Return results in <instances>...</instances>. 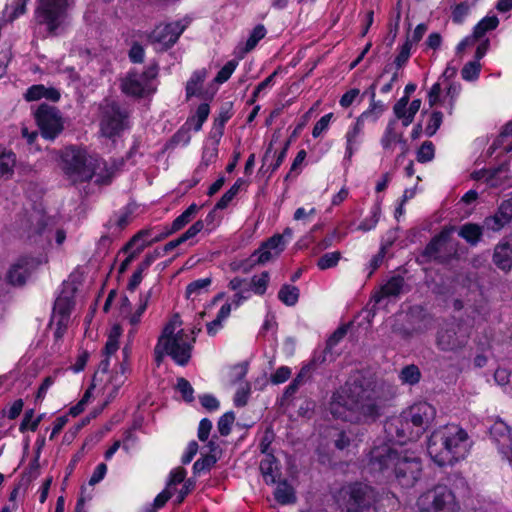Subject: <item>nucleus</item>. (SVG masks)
I'll list each match as a JSON object with an SVG mask.
<instances>
[{
	"instance_id": "6ab92c4d",
	"label": "nucleus",
	"mask_w": 512,
	"mask_h": 512,
	"mask_svg": "<svg viewBox=\"0 0 512 512\" xmlns=\"http://www.w3.org/2000/svg\"><path fill=\"white\" fill-rule=\"evenodd\" d=\"M491 437L499 444V451L512 464V434L509 426L502 420H497L490 427Z\"/></svg>"
},
{
	"instance_id": "4d7b16f0",
	"label": "nucleus",
	"mask_w": 512,
	"mask_h": 512,
	"mask_svg": "<svg viewBox=\"0 0 512 512\" xmlns=\"http://www.w3.org/2000/svg\"><path fill=\"white\" fill-rule=\"evenodd\" d=\"M40 423V419H34V411L32 409L25 412L22 422L20 424L19 430L20 432H25L26 430L36 431L38 425Z\"/></svg>"
},
{
	"instance_id": "49530a36",
	"label": "nucleus",
	"mask_w": 512,
	"mask_h": 512,
	"mask_svg": "<svg viewBox=\"0 0 512 512\" xmlns=\"http://www.w3.org/2000/svg\"><path fill=\"white\" fill-rule=\"evenodd\" d=\"M269 279L267 271L262 272L259 276H253L251 279V289L255 294L263 295L267 290Z\"/></svg>"
},
{
	"instance_id": "864d4df0",
	"label": "nucleus",
	"mask_w": 512,
	"mask_h": 512,
	"mask_svg": "<svg viewBox=\"0 0 512 512\" xmlns=\"http://www.w3.org/2000/svg\"><path fill=\"white\" fill-rule=\"evenodd\" d=\"M238 62L235 60L228 61L217 73L214 81L218 84H223L231 77L235 71Z\"/></svg>"
},
{
	"instance_id": "4be33fe9",
	"label": "nucleus",
	"mask_w": 512,
	"mask_h": 512,
	"mask_svg": "<svg viewBox=\"0 0 512 512\" xmlns=\"http://www.w3.org/2000/svg\"><path fill=\"white\" fill-rule=\"evenodd\" d=\"M512 220V202L504 201L493 216L486 217L484 225L494 232L500 231Z\"/></svg>"
},
{
	"instance_id": "2eb2a0df",
	"label": "nucleus",
	"mask_w": 512,
	"mask_h": 512,
	"mask_svg": "<svg viewBox=\"0 0 512 512\" xmlns=\"http://www.w3.org/2000/svg\"><path fill=\"white\" fill-rule=\"evenodd\" d=\"M170 235L167 226H156L140 230L124 246L125 251H129L134 246L142 248V251L149 245L159 242Z\"/></svg>"
},
{
	"instance_id": "a19ab883",
	"label": "nucleus",
	"mask_w": 512,
	"mask_h": 512,
	"mask_svg": "<svg viewBox=\"0 0 512 512\" xmlns=\"http://www.w3.org/2000/svg\"><path fill=\"white\" fill-rule=\"evenodd\" d=\"M120 335L121 328L117 325L113 326L103 349L104 356L110 357L118 350Z\"/></svg>"
},
{
	"instance_id": "0eeeda50",
	"label": "nucleus",
	"mask_w": 512,
	"mask_h": 512,
	"mask_svg": "<svg viewBox=\"0 0 512 512\" xmlns=\"http://www.w3.org/2000/svg\"><path fill=\"white\" fill-rule=\"evenodd\" d=\"M455 230L454 226H445L426 245L422 256L426 260L438 264H448L453 260H458L460 243L453 237Z\"/></svg>"
},
{
	"instance_id": "13d9d810",
	"label": "nucleus",
	"mask_w": 512,
	"mask_h": 512,
	"mask_svg": "<svg viewBox=\"0 0 512 512\" xmlns=\"http://www.w3.org/2000/svg\"><path fill=\"white\" fill-rule=\"evenodd\" d=\"M176 388L186 402H192L194 400V389L187 379L183 377L178 378Z\"/></svg>"
},
{
	"instance_id": "e433bc0d",
	"label": "nucleus",
	"mask_w": 512,
	"mask_h": 512,
	"mask_svg": "<svg viewBox=\"0 0 512 512\" xmlns=\"http://www.w3.org/2000/svg\"><path fill=\"white\" fill-rule=\"evenodd\" d=\"M499 19L497 16H486L474 28L473 35L475 38H482L487 32L497 28Z\"/></svg>"
},
{
	"instance_id": "7ed1b4c3",
	"label": "nucleus",
	"mask_w": 512,
	"mask_h": 512,
	"mask_svg": "<svg viewBox=\"0 0 512 512\" xmlns=\"http://www.w3.org/2000/svg\"><path fill=\"white\" fill-rule=\"evenodd\" d=\"M373 470L385 473L391 471L399 486L412 488L422 475V462L415 452L391 448L388 445L374 447L370 452Z\"/></svg>"
},
{
	"instance_id": "9d476101",
	"label": "nucleus",
	"mask_w": 512,
	"mask_h": 512,
	"mask_svg": "<svg viewBox=\"0 0 512 512\" xmlns=\"http://www.w3.org/2000/svg\"><path fill=\"white\" fill-rule=\"evenodd\" d=\"M158 74V66H148L143 72L130 70L127 75L121 80V91L134 98H143L154 92L151 87V81L156 78Z\"/></svg>"
},
{
	"instance_id": "4c0bfd02",
	"label": "nucleus",
	"mask_w": 512,
	"mask_h": 512,
	"mask_svg": "<svg viewBox=\"0 0 512 512\" xmlns=\"http://www.w3.org/2000/svg\"><path fill=\"white\" fill-rule=\"evenodd\" d=\"M73 300L72 297L67 294H60L53 306V314L54 315H62V316H70L71 310L73 308Z\"/></svg>"
},
{
	"instance_id": "dca6fc26",
	"label": "nucleus",
	"mask_w": 512,
	"mask_h": 512,
	"mask_svg": "<svg viewBox=\"0 0 512 512\" xmlns=\"http://www.w3.org/2000/svg\"><path fill=\"white\" fill-rule=\"evenodd\" d=\"M385 430L400 444H404L408 441H416L420 438V436H414L415 427L406 419L404 413H402L400 417L386 423Z\"/></svg>"
},
{
	"instance_id": "cd10ccee",
	"label": "nucleus",
	"mask_w": 512,
	"mask_h": 512,
	"mask_svg": "<svg viewBox=\"0 0 512 512\" xmlns=\"http://www.w3.org/2000/svg\"><path fill=\"white\" fill-rule=\"evenodd\" d=\"M375 88L376 85L372 84L370 86V98L371 102L367 110L362 112L357 118L363 121L364 123L368 120L372 122H376L379 117L383 114L385 111V105L382 103V101H376L375 100Z\"/></svg>"
},
{
	"instance_id": "69168bd1",
	"label": "nucleus",
	"mask_w": 512,
	"mask_h": 512,
	"mask_svg": "<svg viewBox=\"0 0 512 512\" xmlns=\"http://www.w3.org/2000/svg\"><path fill=\"white\" fill-rule=\"evenodd\" d=\"M359 95H360V90L357 88L348 90L346 93H344L341 96V98L339 100L340 106L343 108L350 107L357 100Z\"/></svg>"
},
{
	"instance_id": "393cba45",
	"label": "nucleus",
	"mask_w": 512,
	"mask_h": 512,
	"mask_svg": "<svg viewBox=\"0 0 512 512\" xmlns=\"http://www.w3.org/2000/svg\"><path fill=\"white\" fill-rule=\"evenodd\" d=\"M405 281L401 276L391 277L381 288L377 291L373 299L375 303H379L383 298L398 297L404 287Z\"/></svg>"
},
{
	"instance_id": "79ce46f5",
	"label": "nucleus",
	"mask_w": 512,
	"mask_h": 512,
	"mask_svg": "<svg viewBox=\"0 0 512 512\" xmlns=\"http://www.w3.org/2000/svg\"><path fill=\"white\" fill-rule=\"evenodd\" d=\"M242 185H243V179H241V178L237 179L236 182L232 185V187L222 195V197L216 203L214 209L222 210V209L227 208L228 205L231 203V201L238 194L240 187Z\"/></svg>"
},
{
	"instance_id": "f8f14e48",
	"label": "nucleus",
	"mask_w": 512,
	"mask_h": 512,
	"mask_svg": "<svg viewBox=\"0 0 512 512\" xmlns=\"http://www.w3.org/2000/svg\"><path fill=\"white\" fill-rule=\"evenodd\" d=\"M100 132L102 136L112 139L125 129L127 114L115 101L105 100L100 106Z\"/></svg>"
},
{
	"instance_id": "de8ad7c7",
	"label": "nucleus",
	"mask_w": 512,
	"mask_h": 512,
	"mask_svg": "<svg viewBox=\"0 0 512 512\" xmlns=\"http://www.w3.org/2000/svg\"><path fill=\"white\" fill-rule=\"evenodd\" d=\"M235 421V414L230 411L223 414L217 423V429L221 436H228Z\"/></svg>"
},
{
	"instance_id": "c756f323",
	"label": "nucleus",
	"mask_w": 512,
	"mask_h": 512,
	"mask_svg": "<svg viewBox=\"0 0 512 512\" xmlns=\"http://www.w3.org/2000/svg\"><path fill=\"white\" fill-rule=\"evenodd\" d=\"M458 235L471 246H475L481 240L483 235L482 227L475 223H466L458 231Z\"/></svg>"
},
{
	"instance_id": "f03ea898",
	"label": "nucleus",
	"mask_w": 512,
	"mask_h": 512,
	"mask_svg": "<svg viewBox=\"0 0 512 512\" xmlns=\"http://www.w3.org/2000/svg\"><path fill=\"white\" fill-rule=\"evenodd\" d=\"M60 165L73 184L89 182L93 177L97 184H109L113 177V171L106 161L82 145L64 147L60 152Z\"/></svg>"
},
{
	"instance_id": "774afa93",
	"label": "nucleus",
	"mask_w": 512,
	"mask_h": 512,
	"mask_svg": "<svg viewBox=\"0 0 512 512\" xmlns=\"http://www.w3.org/2000/svg\"><path fill=\"white\" fill-rule=\"evenodd\" d=\"M204 229V221L197 220L194 222L183 234H181V238L184 242L194 238L198 233H200Z\"/></svg>"
},
{
	"instance_id": "7c9ffc66",
	"label": "nucleus",
	"mask_w": 512,
	"mask_h": 512,
	"mask_svg": "<svg viewBox=\"0 0 512 512\" xmlns=\"http://www.w3.org/2000/svg\"><path fill=\"white\" fill-rule=\"evenodd\" d=\"M274 498L281 505L293 504L296 502L294 489L286 480L278 483L274 491Z\"/></svg>"
},
{
	"instance_id": "c9c22d12",
	"label": "nucleus",
	"mask_w": 512,
	"mask_h": 512,
	"mask_svg": "<svg viewBox=\"0 0 512 512\" xmlns=\"http://www.w3.org/2000/svg\"><path fill=\"white\" fill-rule=\"evenodd\" d=\"M402 384L415 385L421 379V372L418 366L411 364L403 367L399 373Z\"/></svg>"
},
{
	"instance_id": "58836bf2",
	"label": "nucleus",
	"mask_w": 512,
	"mask_h": 512,
	"mask_svg": "<svg viewBox=\"0 0 512 512\" xmlns=\"http://www.w3.org/2000/svg\"><path fill=\"white\" fill-rule=\"evenodd\" d=\"M267 33V30L264 25L258 24L251 31L247 41L245 42L244 47L242 48L243 53H249L252 51L260 40H262Z\"/></svg>"
},
{
	"instance_id": "5fc2aeb1",
	"label": "nucleus",
	"mask_w": 512,
	"mask_h": 512,
	"mask_svg": "<svg viewBox=\"0 0 512 512\" xmlns=\"http://www.w3.org/2000/svg\"><path fill=\"white\" fill-rule=\"evenodd\" d=\"M131 220V213L128 210H121L119 213L115 214L113 218L109 220V226H116L119 231L123 230L128 226Z\"/></svg>"
},
{
	"instance_id": "37998d69",
	"label": "nucleus",
	"mask_w": 512,
	"mask_h": 512,
	"mask_svg": "<svg viewBox=\"0 0 512 512\" xmlns=\"http://www.w3.org/2000/svg\"><path fill=\"white\" fill-rule=\"evenodd\" d=\"M341 257L342 254L339 251L325 253L317 260V267L322 271L334 268L338 265Z\"/></svg>"
},
{
	"instance_id": "6e6552de",
	"label": "nucleus",
	"mask_w": 512,
	"mask_h": 512,
	"mask_svg": "<svg viewBox=\"0 0 512 512\" xmlns=\"http://www.w3.org/2000/svg\"><path fill=\"white\" fill-rule=\"evenodd\" d=\"M67 0H37L34 21L48 35L56 36L67 18Z\"/></svg>"
},
{
	"instance_id": "b1692460",
	"label": "nucleus",
	"mask_w": 512,
	"mask_h": 512,
	"mask_svg": "<svg viewBox=\"0 0 512 512\" xmlns=\"http://www.w3.org/2000/svg\"><path fill=\"white\" fill-rule=\"evenodd\" d=\"M31 273L30 259L21 257L7 272V282L13 286H22Z\"/></svg>"
},
{
	"instance_id": "9b49d317",
	"label": "nucleus",
	"mask_w": 512,
	"mask_h": 512,
	"mask_svg": "<svg viewBox=\"0 0 512 512\" xmlns=\"http://www.w3.org/2000/svg\"><path fill=\"white\" fill-rule=\"evenodd\" d=\"M34 116L40 134L44 139L53 141L63 132L64 119L57 107L41 104Z\"/></svg>"
},
{
	"instance_id": "4468645a",
	"label": "nucleus",
	"mask_w": 512,
	"mask_h": 512,
	"mask_svg": "<svg viewBox=\"0 0 512 512\" xmlns=\"http://www.w3.org/2000/svg\"><path fill=\"white\" fill-rule=\"evenodd\" d=\"M403 413L415 427L414 436H421L436 416L435 408L424 401L413 404Z\"/></svg>"
},
{
	"instance_id": "2f4dec72",
	"label": "nucleus",
	"mask_w": 512,
	"mask_h": 512,
	"mask_svg": "<svg viewBox=\"0 0 512 512\" xmlns=\"http://www.w3.org/2000/svg\"><path fill=\"white\" fill-rule=\"evenodd\" d=\"M16 164V155L11 150L0 147V178L11 177Z\"/></svg>"
},
{
	"instance_id": "ea45409f",
	"label": "nucleus",
	"mask_w": 512,
	"mask_h": 512,
	"mask_svg": "<svg viewBox=\"0 0 512 512\" xmlns=\"http://www.w3.org/2000/svg\"><path fill=\"white\" fill-rule=\"evenodd\" d=\"M233 116V104L232 102L224 103L219 111L218 116L214 120V128L218 130L219 135L223 134L225 124Z\"/></svg>"
},
{
	"instance_id": "412c9836",
	"label": "nucleus",
	"mask_w": 512,
	"mask_h": 512,
	"mask_svg": "<svg viewBox=\"0 0 512 512\" xmlns=\"http://www.w3.org/2000/svg\"><path fill=\"white\" fill-rule=\"evenodd\" d=\"M365 123L356 118L345 134L346 148L344 159L351 161L355 152L359 149L364 137Z\"/></svg>"
},
{
	"instance_id": "09e8293b",
	"label": "nucleus",
	"mask_w": 512,
	"mask_h": 512,
	"mask_svg": "<svg viewBox=\"0 0 512 512\" xmlns=\"http://www.w3.org/2000/svg\"><path fill=\"white\" fill-rule=\"evenodd\" d=\"M443 122V113L440 111H433L430 116L428 123L425 127V134L428 137H432L437 130L440 128Z\"/></svg>"
},
{
	"instance_id": "f257e3e1",
	"label": "nucleus",
	"mask_w": 512,
	"mask_h": 512,
	"mask_svg": "<svg viewBox=\"0 0 512 512\" xmlns=\"http://www.w3.org/2000/svg\"><path fill=\"white\" fill-rule=\"evenodd\" d=\"M382 399L375 383L361 372L352 374L332 396L334 418L352 423H371L381 415Z\"/></svg>"
},
{
	"instance_id": "603ef678",
	"label": "nucleus",
	"mask_w": 512,
	"mask_h": 512,
	"mask_svg": "<svg viewBox=\"0 0 512 512\" xmlns=\"http://www.w3.org/2000/svg\"><path fill=\"white\" fill-rule=\"evenodd\" d=\"M217 462V457L214 454H207L202 458L195 461L193 464L194 473H201L210 470Z\"/></svg>"
},
{
	"instance_id": "bb28decb",
	"label": "nucleus",
	"mask_w": 512,
	"mask_h": 512,
	"mask_svg": "<svg viewBox=\"0 0 512 512\" xmlns=\"http://www.w3.org/2000/svg\"><path fill=\"white\" fill-rule=\"evenodd\" d=\"M202 206L197 205L196 203H192L188 206V208L183 211L178 217H176L170 226H167V229L171 234L180 231L190 222H192Z\"/></svg>"
},
{
	"instance_id": "72a5a7b5",
	"label": "nucleus",
	"mask_w": 512,
	"mask_h": 512,
	"mask_svg": "<svg viewBox=\"0 0 512 512\" xmlns=\"http://www.w3.org/2000/svg\"><path fill=\"white\" fill-rule=\"evenodd\" d=\"M300 291L298 287L284 284L278 292V299L287 306H294L299 300Z\"/></svg>"
},
{
	"instance_id": "bf43d9fd",
	"label": "nucleus",
	"mask_w": 512,
	"mask_h": 512,
	"mask_svg": "<svg viewBox=\"0 0 512 512\" xmlns=\"http://www.w3.org/2000/svg\"><path fill=\"white\" fill-rule=\"evenodd\" d=\"M211 284L210 278L197 279L188 284L186 288L187 297H191L194 294H199L202 290L207 289Z\"/></svg>"
},
{
	"instance_id": "e2e57ef3",
	"label": "nucleus",
	"mask_w": 512,
	"mask_h": 512,
	"mask_svg": "<svg viewBox=\"0 0 512 512\" xmlns=\"http://www.w3.org/2000/svg\"><path fill=\"white\" fill-rule=\"evenodd\" d=\"M122 250L125 253H128V255L120 264V267H119L120 273L125 272L127 270V268L130 266V264L142 253V248H138L137 246H134L129 251H125L124 248Z\"/></svg>"
},
{
	"instance_id": "aec40b11",
	"label": "nucleus",
	"mask_w": 512,
	"mask_h": 512,
	"mask_svg": "<svg viewBox=\"0 0 512 512\" xmlns=\"http://www.w3.org/2000/svg\"><path fill=\"white\" fill-rule=\"evenodd\" d=\"M492 261L501 271L508 273L512 269V237L502 239L494 248Z\"/></svg>"
},
{
	"instance_id": "a211bd4d",
	"label": "nucleus",
	"mask_w": 512,
	"mask_h": 512,
	"mask_svg": "<svg viewBox=\"0 0 512 512\" xmlns=\"http://www.w3.org/2000/svg\"><path fill=\"white\" fill-rule=\"evenodd\" d=\"M286 247V240H284V235L275 234L265 242L261 244L258 250H256L252 257H257L255 262L258 264H264L274 257L280 255L282 251H284Z\"/></svg>"
},
{
	"instance_id": "473e14b6",
	"label": "nucleus",
	"mask_w": 512,
	"mask_h": 512,
	"mask_svg": "<svg viewBox=\"0 0 512 512\" xmlns=\"http://www.w3.org/2000/svg\"><path fill=\"white\" fill-rule=\"evenodd\" d=\"M210 113V107L207 103H202L197 107L196 114L187 119L186 125L193 128L195 131L201 130L204 122L207 120Z\"/></svg>"
},
{
	"instance_id": "a878e982",
	"label": "nucleus",
	"mask_w": 512,
	"mask_h": 512,
	"mask_svg": "<svg viewBox=\"0 0 512 512\" xmlns=\"http://www.w3.org/2000/svg\"><path fill=\"white\" fill-rule=\"evenodd\" d=\"M260 471L267 485L277 483L281 473L279 461L274 455H268L260 462Z\"/></svg>"
},
{
	"instance_id": "c03bdc74",
	"label": "nucleus",
	"mask_w": 512,
	"mask_h": 512,
	"mask_svg": "<svg viewBox=\"0 0 512 512\" xmlns=\"http://www.w3.org/2000/svg\"><path fill=\"white\" fill-rule=\"evenodd\" d=\"M130 371V364L128 360H123L119 363L115 370L114 375L111 377V383L115 390L122 386L127 378V373Z\"/></svg>"
},
{
	"instance_id": "f3484780",
	"label": "nucleus",
	"mask_w": 512,
	"mask_h": 512,
	"mask_svg": "<svg viewBox=\"0 0 512 512\" xmlns=\"http://www.w3.org/2000/svg\"><path fill=\"white\" fill-rule=\"evenodd\" d=\"M397 120H389L383 135L380 139V144L385 154L391 155L395 151V147L399 144L404 153L407 149V140L404 137V132L397 129Z\"/></svg>"
},
{
	"instance_id": "0e129e2a",
	"label": "nucleus",
	"mask_w": 512,
	"mask_h": 512,
	"mask_svg": "<svg viewBox=\"0 0 512 512\" xmlns=\"http://www.w3.org/2000/svg\"><path fill=\"white\" fill-rule=\"evenodd\" d=\"M290 376L291 369L287 366H281L271 375L270 379L273 384H281L286 382Z\"/></svg>"
},
{
	"instance_id": "39448f33",
	"label": "nucleus",
	"mask_w": 512,
	"mask_h": 512,
	"mask_svg": "<svg viewBox=\"0 0 512 512\" xmlns=\"http://www.w3.org/2000/svg\"><path fill=\"white\" fill-rule=\"evenodd\" d=\"M181 321L175 315L164 327L161 336L154 348L155 361L161 364L165 355L170 356L180 366H186L191 358L195 337L192 333L179 329Z\"/></svg>"
},
{
	"instance_id": "423d86ee",
	"label": "nucleus",
	"mask_w": 512,
	"mask_h": 512,
	"mask_svg": "<svg viewBox=\"0 0 512 512\" xmlns=\"http://www.w3.org/2000/svg\"><path fill=\"white\" fill-rule=\"evenodd\" d=\"M333 499L341 512H366L379 501V495L371 485L355 481L342 485Z\"/></svg>"
},
{
	"instance_id": "8fccbe9b",
	"label": "nucleus",
	"mask_w": 512,
	"mask_h": 512,
	"mask_svg": "<svg viewBox=\"0 0 512 512\" xmlns=\"http://www.w3.org/2000/svg\"><path fill=\"white\" fill-rule=\"evenodd\" d=\"M191 127L186 125V123L172 136L170 140V144L172 146L182 145L185 146L190 142Z\"/></svg>"
},
{
	"instance_id": "338daca9",
	"label": "nucleus",
	"mask_w": 512,
	"mask_h": 512,
	"mask_svg": "<svg viewBox=\"0 0 512 512\" xmlns=\"http://www.w3.org/2000/svg\"><path fill=\"white\" fill-rule=\"evenodd\" d=\"M199 401L202 407L209 412L217 410L220 406V403L217 400V398L211 394H204L199 396Z\"/></svg>"
},
{
	"instance_id": "f704fd0d",
	"label": "nucleus",
	"mask_w": 512,
	"mask_h": 512,
	"mask_svg": "<svg viewBox=\"0 0 512 512\" xmlns=\"http://www.w3.org/2000/svg\"><path fill=\"white\" fill-rule=\"evenodd\" d=\"M151 295H152V290H149L146 293L140 294L138 306H137L136 310L128 318L129 323L133 327H136L141 322L142 315L144 314V312L146 311V309L148 307V302L151 298Z\"/></svg>"
},
{
	"instance_id": "3c124183",
	"label": "nucleus",
	"mask_w": 512,
	"mask_h": 512,
	"mask_svg": "<svg viewBox=\"0 0 512 512\" xmlns=\"http://www.w3.org/2000/svg\"><path fill=\"white\" fill-rule=\"evenodd\" d=\"M481 65L478 61H470L464 65L461 76L466 81H473L479 77Z\"/></svg>"
},
{
	"instance_id": "a18cd8bd",
	"label": "nucleus",
	"mask_w": 512,
	"mask_h": 512,
	"mask_svg": "<svg viewBox=\"0 0 512 512\" xmlns=\"http://www.w3.org/2000/svg\"><path fill=\"white\" fill-rule=\"evenodd\" d=\"M435 146L431 141H424L416 152V160L420 163H427L434 159Z\"/></svg>"
},
{
	"instance_id": "20e7f679",
	"label": "nucleus",
	"mask_w": 512,
	"mask_h": 512,
	"mask_svg": "<svg viewBox=\"0 0 512 512\" xmlns=\"http://www.w3.org/2000/svg\"><path fill=\"white\" fill-rule=\"evenodd\" d=\"M471 447L472 441L465 429L457 424H447L431 433L427 451L432 460L443 467L464 460Z\"/></svg>"
},
{
	"instance_id": "ddd939ff",
	"label": "nucleus",
	"mask_w": 512,
	"mask_h": 512,
	"mask_svg": "<svg viewBox=\"0 0 512 512\" xmlns=\"http://www.w3.org/2000/svg\"><path fill=\"white\" fill-rule=\"evenodd\" d=\"M188 26V22H171L156 26L148 35V41L154 45L158 51L170 49L179 39L181 34Z\"/></svg>"
},
{
	"instance_id": "680f3d73",
	"label": "nucleus",
	"mask_w": 512,
	"mask_h": 512,
	"mask_svg": "<svg viewBox=\"0 0 512 512\" xmlns=\"http://www.w3.org/2000/svg\"><path fill=\"white\" fill-rule=\"evenodd\" d=\"M333 117V113H328L322 116L315 124L312 130V136L314 138H318L325 132L330 124V121Z\"/></svg>"
},
{
	"instance_id": "6e6d98bb",
	"label": "nucleus",
	"mask_w": 512,
	"mask_h": 512,
	"mask_svg": "<svg viewBox=\"0 0 512 512\" xmlns=\"http://www.w3.org/2000/svg\"><path fill=\"white\" fill-rule=\"evenodd\" d=\"M379 216H380V207L375 206L371 211V215L369 217L365 218L363 221H361V223L358 226V230H361L363 232L372 230L373 228L376 227V225L379 221Z\"/></svg>"
},
{
	"instance_id": "1a4fd4ad",
	"label": "nucleus",
	"mask_w": 512,
	"mask_h": 512,
	"mask_svg": "<svg viewBox=\"0 0 512 512\" xmlns=\"http://www.w3.org/2000/svg\"><path fill=\"white\" fill-rule=\"evenodd\" d=\"M418 512H460L461 506L455 493L445 485H437L422 494L418 501Z\"/></svg>"
},
{
	"instance_id": "052dcab7",
	"label": "nucleus",
	"mask_w": 512,
	"mask_h": 512,
	"mask_svg": "<svg viewBox=\"0 0 512 512\" xmlns=\"http://www.w3.org/2000/svg\"><path fill=\"white\" fill-rule=\"evenodd\" d=\"M412 43L409 39L401 46L398 55L396 56L394 63L397 68H402L408 61L411 54Z\"/></svg>"
},
{
	"instance_id": "5701e85b",
	"label": "nucleus",
	"mask_w": 512,
	"mask_h": 512,
	"mask_svg": "<svg viewBox=\"0 0 512 512\" xmlns=\"http://www.w3.org/2000/svg\"><path fill=\"white\" fill-rule=\"evenodd\" d=\"M466 336H458L455 328L450 327L438 332L437 345L444 351H455L465 346Z\"/></svg>"
},
{
	"instance_id": "c85d7f7f",
	"label": "nucleus",
	"mask_w": 512,
	"mask_h": 512,
	"mask_svg": "<svg viewBox=\"0 0 512 512\" xmlns=\"http://www.w3.org/2000/svg\"><path fill=\"white\" fill-rule=\"evenodd\" d=\"M207 70L205 68L195 70L190 79L186 83V99H190L193 96H198L202 89L205 79L207 78Z\"/></svg>"
}]
</instances>
